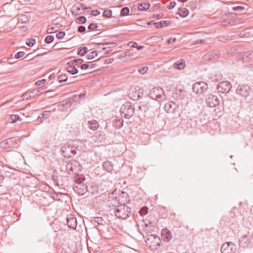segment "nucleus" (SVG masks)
<instances>
[{
    "mask_svg": "<svg viewBox=\"0 0 253 253\" xmlns=\"http://www.w3.org/2000/svg\"><path fill=\"white\" fill-rule=\"evenodd\" d=\"M117 189L112 192V211H113L115 216L120 219H126L131 215V208L126 205L129 200V195L125 192L118 191Z\"/></svg>",
    "mask_w": 253,
    "mask_h": 253,
    "instance_id": "obj_1",
    "label": "nucleus"
},
{
    "mask_svg": "<svg viewBox=\"0 0 253 253\" xmlns=\"http://www.w3.org/2000/svg\"><path fill=\"white\" fill-rule=\"evenodd\" d=\"M119 112L122 117L129 119L134 113L135 107L131 103L126 102L122 105Z\"/></svg>",
    "mask_w": 253,
    "mask_h": 253,
    "instance_id": "obj_2",
    "label": "nucleus"
},
{
    "mask_svg": "<svg viewBox=\"0 0 253 253\" xmlns=\"http://www.w3.org/2000/svg\"><path fill=\"white\" fill-rule=\"evenodd\" d=\"M157 104L155 101L145 100L140 102L138 109L143 113L147 111H153L156 108Z\"/></svg>",
    "mask_w": 253,
    "mask_h": 253,
    "instance_id": "obj_3",
    "label": "nucleus"
},
{
    "mask_svg": "<svg viewBox=\"0 0 253 253\" xmlns=\"http://www.w3.org/2000/svg\"><path fill=\"white\" fill-rule=\"evenodd\" d=\"M149 96L155 100H162L165 98L166 95L164 91L161 87H154L150 90Z\"/></svg>",
    "mask_w": 253,
    "mask_h": 253,
    "instance_id": "obj_4",
    "label": "nucleus"
},
{
    "mask_svg": "<svg viewBox=\"0 0 253 253\" xmlns=\"http://www.w3.org/2000/svg\"><path fill=\"white\" fill-rule=\"evenodd\" d=\"M77 147L75 146L66 144L61 147L62 155L65 158H71L76 154Z\"/></svg>",
    "mask_w": 253,
    "mask_h": 253,
    "instance_id": "obj_5",
    "label": "nucleus"
},
{
    "mask_svg": "<svg viewBox=\"0 0 253 253\" xmlns=\"http://www.w3.org/2000/svg\"><path fill=\"white\" fill-rule=\"evenodd\" d=\"M20 141L19 139L16 137H12L6 139L0 142V147L3 149H6L9 147H17Z\"/></svg>",
    "mask_w": 253,
    "mask_h": 253,
    "instance_id": "obj_6",
    "label": "nucleus"
},
{
    "mask_svg": "<svg viewBox=\"0 0 253 253\" xmlns=\"http://www.w3.org/2000/svg\"><path fill=\"white\" fill-rule=\"evenodd\" d=\"M92 187H88L85 184H79L78 185L73 186V189L79 195H83L88 192L92 195L96 194V191H92Z\"/></svg>",
    "mask_w": 253,
    "mask_h": 253,
    "instance_id": "obj_7",
    "label": "nucleus"
},
{
    "mask_svg": "<svg viewBox=\"0 0 253 253\" xmlns=\"http://www.w3.org/2000/svg\"><path fill=\"white\" fill-rule=\"evenodd\" d=\"M143 91V89L138 86L131 87L128 93V96L133 100H137L142 98Z\"/></svg>",
    "mask_w": 253,
    "mask_h": 253,
    "instance_id": "obj_8",
    "label": "nucleus"
},
{
    "mask_svg": "<svg viewBox=\"0 0 253 253\" xmlns=\"http://www.w3.org/2000/svg\"><path fill=\"white\" fill-rule=\"evenodd\" d=\"M161 239L155 235H151L147 239V244L149 246V248L153 250L158 249L160 246Z\"/></svg>",
    "mask_w": 253,
    "mask_h": 253,
    "instance_id": "obj_9",
    "label": "nucleus"
},
{
    "mask_svg": "<svg viewBox=\"0 0 253 253\" xmlns=\"http://www.w3.org/2000/svg\"><path fill=\"white\" fill-rule=\"evenodd\" d=\"M193 91L198 94H201L206 92L208 89V84L203 81L195 83L192 87Z\"/></svg>",
    "mask_w": 253,
    "mask_h": 253,
    "instance_id": "obj_10",
    "label": "nucleus"
},
{
    "mask_svg": "<svg viewBox=\"0 0 253 253\" xmlns=\"http://www.w3.org/2000/svg\"><path fill=\"white\" fill-rule=\"evenodd\" d=\"M240 246L243 248H249L253 247V238L252 235H244L239 240Z\"/></svg>",
    "mask_w": 253,
    "mask_h": 253,
    "instance_id": "obj_11",
    "label": "nucleus"
},
{
    "mask_svg": "<svg viewBox=\"0 0 253 253\" xmlns=\"http://www.w3.org/2000/svg\"><path fill=\"white\" fill-rule=\"evenodd\" d=\"M232 87L231 84L228 81L225 80L219 83L217 86L219 92L222 93H228Z\"/></svg>",
    "mask_w": 253,
    "mask_h": 253,
    "instance_id": "obj_12",
    "label": "nucleus"
},
{
    "mask_svg": "<svg viewBox=\"0 0 253 253\" xmlns=\"http://www.w3.org/2000/svg\"><path fill=\"white\" fill-rule=\"evenodd\" d=\"M236 251V246L232 242H225L221 247V253H235Z\"/></svg>",
    "mask_w": 253,
    "mask_h": 253,
    "instance_id": "obj_13",
    "label": "nucleus"
},
{
    "mask_svg": "<svg viewBox=\"0 0 253 253\" xmlns=\"http://www.w3.org/2000/svg\"><path fill=\"white\" fill-rule=\"evenodd\" d=\"M206 103L210 107H214L219 104V100L216 95L209 94L206 100Z\"/></svg>",
    "mask_w": 253,
    "mask_h": 253,
    "instance_id": "obj_14",
    "label": "nucleus"
},
{
    "mask_svg": "<svg viewBox=\"0 0 253 253\" xmlns=\"http://www.w3.org/2000/svg\"><path fill=\"white\" fill-rule=\"evenodd\" d=\"M250 87L246 84H240L238 86L237 93L242 96H248L250 94Z\"/></svg>",
    "mask_w": 253,
    "mask_h": 253,
    "instance_id": "obj_15",
    "label": "nucleus"
},
{
    "mask_svg": "<svg viewBox=\"0 0 253 253\" xmlns=\"http://www.w3.org/2000/svg\"><path fill=\"white\" fill-rule=\"evenodd\" d=\"M66 222L68 226L73 229H76L77 226V220L74 215L70 214L66 218Z\"/></svg>",
    "mask_w": 253,
    "mask_h": 253,
    "instance_id": "obj_16",
    "label": "nucleus"
},
{
    "mask_svg": "<svg viewBox=\"0 0 253 253\" xmlns=\"http://www.w3.org/2000/svg\"><path fill=\"white\" fill-rule=\"evenodd\" d=\"M178 108V105L173 101L168 102L165 104L164 109L168 113H173Z\"/></svg>",
    "mask_w": 253,
    "mask_h": 253,
    "instance_id": "obj_17",
    "label": "nucleus"
},
{
    "mask_svg": "<svg viewBox=\"0 0 253 253\" xmlns=\"http://www.w3.org/2000/svg\"><path fill=\"white\" fill-rule=\"evenodd\" d=\"M40 88H39L38 89H29L28 90L22 95L23 100H29L32 97L35 96L40 92Z\"/></svg>",
    "mask_w": 253,
    "mask_h": 253,
    "instance_id": "obj_18",
    "label": "nucleus"
},
{
    "mask_svg": "<svg viewBox=\"0 0 253 253\" xmlns=\"http://www.w3.org/2000/svg\"><path fill=\"white\" fill-rule=\"evenodd\" d=\"M161 237L164 241L169 242L172 239V234L170 231L167 228L163 229L161 231Z\"/></svg>",
    "mask_w": 253,
    "mask_h": 253,
    "instance_id": "obj_19",
    "label": "nucleus"
},
{
    "mask_svg": "<svg viewBox=\"0 0 253 253\" xmlns=\"http://www.w3.org/2000/svg\"><path fill=\"white\" fill-rule=\"evenodd\" d=\"M73 103L68 98L67 99L62 101L58 105L59 109L61 111H66L67 109L70 108Z\"/></svg>",
    "mask_w": 253,
    "mask_h": 253,
    "instance_id": "obj_20",
    "label": "nucleus"
},
{
    "mask_svg": "<svg viewBox=\"0 0 253 253\" xmlns=\"http://www.w3.org/2000/svg\"><path fill=\"white\" fill-rule=\"evenodd\" d=\"M83 6V4L81 3H77L75 4L72 9V13L75 15L84 14V12L82 10Z\"/></svg>",
    "mask_w": 253,
    "mask_h": 253,
    "instance_id": "obj_21",
    "label": "nucleus"
},
{
    "mask_svg": "<svg viewBox=\"0 0 253 253\" xmlns=\"http://www.w3.org/2000/svg\"><path fill=\"white\" fill-rule=\"evenodd\" d=\"M76 162H69L66 166V169L68 173L69 174H72L74 173H76L77 171V166L76 165Z\"/></svg>",
    "mask_w": 253,
    "mask_h": 253,
    "instance_id": "obj_22",
    "label": "nucleus"
},
{
    "mask_svg": "<svg viewBox=\"0 0 253 253\" xmlns=\"http://www.w3.org/2000/svg\"><path fill=\"white\" fill-rule=\"evenodd\" d=\"M72 61H70L68 63V66L66 68L67 71L71 75H75L78 73L77 67L75 66V63L71 64Z\"/></svg>",
    "mask_w": 253,
    "mask_h": 253,
    "instance_id": "obj_23",
    "label": "nucleus"
},
{
    "mask_svg": "<svg viewBox=\"0 0 253 253\" xmlns=\"http://www.w3.org/2000/svg\"><path fill=\"white\" fill-rule=\"evenodd\" d=\"M115 119L112 122L113 126L116 128H120L123 126L124 120L122 118L115 117Z\"/></svg>",
    "mask_w": 253,
    "mask_h": 253,
    "instance_id": "obj_24",
    "label": "nucleus"
},
{
    "mask_svg": "<svg viewBox=\"0 0 253 253\" xmlns=\"http://www.w3.org/2000/svg\"><path fill=\"white\" fill-rule=\"evenodd\" d=\"M104 218L101 217H94L93 218V219L92 220V221H94L95 223H97L98 225H103L105 223H107V224H109V222H110V220H107V221L105 219H106V217L105 216H104Z\"/></svg>",
    "mask_w": 253,
    "mask_h": 253,
    "instance_id": "obj_25",
    "label": "nucleus"
},
{
    "mask_svg": "<svg viewBox=\"0 0 253 253\" xmlns=\"http://www.w3.org/2000/svg\"><path fill=\"white\" fill-rule=\"evenodd\" d=\"M130 51L127 50L125 52H120L117 55V57L122 61H125L128 59L130 55Z\"/></svg>",
    "mask_w": 253,
    "mask_h": 253,
    "instance_id": "obj_26",
    "label": "nucleus"
},
{
    "mask_svg": "<svg viewBox=\"0 0 253 253\" xmlns=\"http://www.w3.org/2000/svg\"><path fill=\"white\" fill-rule=\"evenodd\" d=\"M63 178H64L66 180H68V178L66 177H63L62 176H58L56 174H54L52 176L53 180L54 182H56L58 186H59V185L64 186V184L62 181Z\"/></svg>",
    "mask_w": 253,
    "mask_h": 253,
    "instance_id": "obj_27",
    "label": "nucleus"
},
{
    "mask_svg": "<svg viewBox=\"0 0 253 253\" xmlns=\"http://www.w3.org/2000/svg\"><path fill=\"white\" fill-rule=\"evenodd\" d=\"M175 69L181 70L183 69L185 67V60L181 59L178 60L177 62L175 63L173 65Z\"/></svg>",
    "mask_w": 253,
    "mask_h": 253,
    "instance_id": "obj_28",
    "label": "nucleus"
},
{
    "mask_svg": "<svg viewBox=\"0 0 253 253\" xmlns=\"http://www.w3.org/2000/svg\"><path fill=\"white\" fill-rule=\"evenodd\" d=\"M170 22L168 21H161L154 23V26L157 28H162L168 26Z\"/></svg>",
    "mask_w": 253,
    "mask_h": 253,
    "instance_id": "obj_29",
    "label": "nucleus"
},
{
    "mask_svg": "<svg viewBox=\"0 0 253 253\" xmlns=\"http://www.w3.org/2000/svg\"><path fill=\"white\" fill-rule=\"evenodd\" d=\"M88 124L89 128L93 130H96L99 126L98 123L95 120L88 122Z\"/></svg>",
    "mask_w": 253,
    "mask_h": 253,
    "instance_id": "obj_30",
    "label": "nucleus"
},
{
    "mask_svg": "<svg viewBox=\"0 0 253 253\" xmlns=\"http://www.w3.org/2000/svg\"><path fill=\"white\" fill-rule=\"evenodd\" d=\"M18 23H27L28 20V17L25 14H20L18 16Z\"/></svg>",
    "mask_w": 253,
    "mask_h": 253,
    "instance_id": "obj_31",
    "label": "nucleus"
},
{
    "mask_svg": "<svg viewBox=\"0 0 253 253\" xmlns=\"http://www.w3.org/2000/svg\"><path fill=\"white\" fill-rule=\"evenodd\" d=\"M188 10L185 8H180L178 10L179 15L182 17H185L188 15Z\"/></svg>",
    "mask_w": 253,
    "mask_h": 253,
    "instance_id": "obj_32",
    "label": "nucleus"
},
{
    "mask_svg": "<svg viewBox=\"0 0 253 253\" xmlns=\"http://www.w3.org/2000/svg\"><path fill=\"white\" fill-rule=\"evenodd\" d=\"M116 37L115 36H112V54H115L116 52V51H113V49L112 48L116 47L117 45H119V46L118 47V48H121L123 46L122 45H120V42H113L114 40L113 39V38H115Z\"/></svg>",
    "mask_w": 253,
    "mask_h": 253,
    "instance_id": "obj_33",
    "label": "nucleus"
},
{
    "mask_svg": "<svg viewBox=\"0 0 253 253\" xmlns=\"http://www.w3.org/2000/svg\"><path fill=\"white\" fill-rule=\"evenodd\" d=\"M92 138H93V140L95 141L101 142L103 140H104V135H103L102 134H98V135H94L92 136Z\"/></svg>",
    "mask_w": 253,
    "mask_h": 253,
    "instance_id": "obj_34",
    "label": "nucleus"
},
{
    "mask_svg": "<svg viewBox=\"0 0 253 253\" xmlns=\"http://www.w3.org/2000/svg\"><path fill=\"white\" fill-rule=\"evenodd\" d=\"M150 6L148 3H143L138 5V8L141 11L146 10L149 8Z\"/></svg>",
    "mask_w": 253,
    "mask_h": 253,
    "instance_id": "obj_35",
    "label": "nucleus"
},
{
    "mask_svg": "<svg viewBox=\"0 0 253 253\" xmlns=\"http://www.w3.org/2000/svg\"><path fill=\"white\" fill-rule=\"evenodd\" d=\"M103 167L104 169L109 172H111V162L107 161L103 163Z\"/></svg>",
    "mask_w": 253,
    "mask_h": 253,
    "instance_id": "obj_36",
    "label": "nucleus"
},
{
    "mask_svg": "<svg viewBox=\"0 0 253 253\" xmlns=\"http://www.w3.org/2000/svg\"><path fill=\"white\" fill-rule=\"evenodd\" d=\"M47 80H38L37 82L35 83V84L37 86H39L41 85H42L41 88H42L43 89V87L46 88L45 85L48 84V82H46Z\"/></svg>",
    "mask_w": 253,
    "mask_h": 253,
    "instance_id": "obj_37",
    "label": "nucleus"
},
{
    "mask_svg": "<svg viewBox=\"0 0 253 253\" xmlns=\"http://www.w3.org/2000/svg\"><path fill=\"white\" fill-rule=\"evenodd\" d=\"M87 52V48L85 46L80 47L78 49V54L84 56Z\"/></svg>",
    "mask_w": 253,
    "mask_h": 253,
    "instance_id": "obj_38",
    "label": "nucleus"
},
{
    "mask_svg": "<svg viewBox=\"0 0 253 253\" xmlns=\"http://www.w3.org/2000/svg\"><path fill=\"white\" fill-rule=\"evenodd\" d=\"M129 11H130V10H129V9L128 7H125L122 8V9L120 11L121 16H125L128 15H129Z\"/></svg>",
    "mask_w": 253,
    "mask_h": 253,
    "instance_id": "obj_39",
    "label": "nucleus"
},
{
    "mask_svg": "<svg viewBox=\"0 0 253 253\" xmlns=\"http://www.w3.org/2000/svg\"><path fill=\"white\" fill-rule=\"evenodd\" d=\"M243 57L244 58L246 57L251 60H253V50L245 52L243 53Z\"/></svg>",
    "mask_w": 253,
    "mask_h": 253,
    "instance_id": "obj_40",
    "label": "nucleus"
},
{
    "mask_svg": "<svg viewBox=\"0 0 253 253\" xmlns=\"http://www.w3.org/2000/svg\"><path fill=\"white\" fill-rule=\"evenodd\" d=\"M71 102L73 103H78L81 100V97L79 96L78 94H75L73 95L72 97L69 98Z\"/></svg>",
    "mask_w": 253,
    "mask_h": 253,
    "instance_id": "obj_41",
    "label": "nucleus"
},
{
    "mask_svg": "<svg viewBox=\"0 0 253 253\" xmlns=\"http://www.w3.org/2000/svg\"><path fill=\"white\" fill-rule=\"evenodd\" d=\"M84 179L81 177H76L74 178V182L75 183L73 186L78 185L79 184H83Z\"/></svg>",
    "mask_w": 253,
    "mask_h": 253,
    "instance_id": "obj_42",
    "label": "nucleus"
},
{
    "mask_svg": "<svg viewBox=\"0 0 253 253\" xmlns=\"http://www.w3.org/2000/svg\"><path fill=\"white\" fill-rule=\"evenodd\" d=\"M148 208L146 206H143L139 210V213L141 216H144L148 213Z\"/></svg>",
    "mask_w": 253,
    "mask_h": 253,
    "instance_id": "obj_43",
    "label": "nucleus"
},
{
    "mask_svg": "<svg viewBox=\"0 0 253 253\" xmlns=\"http://www.w3.org/2000/svg\"><path fill=\"white\" fill-rule=\"evenodd\" d=\"M10 119L11 123H15L17 121L21 120L19 116L18 115H11L10 116Z\"/></svg>",
    "mask_w": 253,
    "mask_h": 253,
    "instance_id": "obj_44",
    "label": "nucleus"
},
{
    "mask_svg": "<svg viewBox=\"0 0 253 253\" xmlns=\"http://www.w3.org/2000/svg\"><path fill=\"white\" fill-rule=\"evenodd\" d=\"M86 22V19L85 17L84 16H79L76 20L77 23L84 24Z\"/></svg>",
    "mask_w": 253,
    "mask_h": 253,
    "instance_id": "obj_45",
    "label": "nucleus"
},
{
    "mask_svg": "<svg viewBox=\"0 0 253 253\" xmlns=\"http://www.w3.org/2000/svg\"><path fill=\"white\" fill-rule=\"evenodd\" d=\"M44 109L48 111L50 114L51 112L55 111L56 108L54 106V105H52L45 107V108H44Z\"/></svg>",
    "mask_w": 253,
    "mask_h": 253,
    "instance_id": "obj_46",
    "label": "nucleus"
},
{
    "mask_svg": "<svg viewBox=\"0 0 253 253\" xmlns=\"http://www.w3.org/2000/svg\"><path fill=\"white\" fill-rule=\"evenodd\" d=\"M97 55V53L96 51H93L91 52H90L87 55V59H92L95 57H96Z\"/></svg>",
    "mask_w": 253,
    "mask_h": 253,
    "instance_id": "obj_47",
    "label": "nucleus"
},
{
    "mask_svg": "<svg viewBox=\"0 0 253 253\" xmlns=\"http://www.w3.org/2000/svg\"><path fill=\"white\" fill-rule=\"evenodd\" d=\"M54 39V38L53 36H48L45 38L44 41L47 43H50L53 41Z\"/></svg>",
    "mask_w": 253,
    "mask_h": 253,
    "instance_id": "obj_48",
    "label": "nucleus"
},
{
    "mask_svg": "<svg viewBox=\"0 0 253 253\" xmlns=\"http://www.w3.org/2000/svg\"><path fill=\"white\" fill-rule=\"evenodd\" d=\"M50 114L45 110L43 111V112L41 114V117L42 118H44V120L49 118L50 117Z\"/></svg>",
    "mask_w": 253,
    "mask_h": 253,
    "instance_id": "obj_49",
    "label": "nucleus"
},
{
    "mask_svg": "<svg viewBox=\"0 0 253 253\" xmlns=\"http://www.w3.org/2000/svg\"><path fill=\"white\" fill-rule=\"evenodd\" d=\"M35 43L36 40L33 39H28L26 42V44L30 47L33 46Z\"/></svg>",
    "mask_w": 253,
    "mask_h": 253,
    "instance_id": "obj_50",
    "label": "nucleus"
},
{
    "mask_svg": "<svg viewBox=\"0 0 253 253\" xmlns=\"http://www.w3.org/2000/svg\"><path fill=\"white\" fill-rule=\"evenodd\" d=\"M72 62H71V64L75 63L76 65V64H79L80 65H81L82 64H83L82 63L84 62V59L82 58H79V59H75L72 60Z\"/></svg>",
    "mask_w": 253,
    "mask_h": 253,
    "instance_id": "obj_51",
    "label": "nucleus"
},
{
    "mask_svg": "<svg viewBox=\"0 0 253 253\" xmlns=\"http://www.w3.org/2000/svg\"><path fill=\"white\" fill-rule=\"evenodd\" d=\"M148 70V68L147 67H140L138 70V72L141 74H144L147 72Z\"/></svg>",
    "mask_w": 253,
    "mask_h": 253,
    "instance_id": "obj_52",
    "label": "nucleus"
},
{
    "mask_svg": "<svg viewBox=\"0 0 253 253\" xmlns=\"http://www.w3.org/2000/svg\"><path fill=\"white\" fill-rule=\"evenodd\" d=\"M103 16L106 18L111 17V10L107 9L104 11Z\"/></svg>",
    "mask_w": 253,
    "mask_h": 253,
    "instance_id": "obj_53",
    "label": "nucleus"
},
{
    "mask_svg": "<svg viewBox=\"0 0 253 253\" xmlns=\"http://www.w3.org/2000/svg\"><path fill=\"white\" fill-rule=\"evenodd\" d=\"M109 195H110V192L108 191H107L106 192L103 193L101 195V197H102V198L106 199V200H108V201L109 202V201H110V199H109L110 198L109 197Z\"/></svg>",
    "mask_w": 253,
    "mask_h": 253,
    "instance_id": "obj_54",
    "label": "nucleus"
},
{
    "mask_svg": "<svg viewBox=\"0 0 253 253\" xmlns=\"http://www.w3.org/2000/svg\"><path fill=\"white\" fill-rule=\"evenodd\" d=\"M25 53L24 51H19L15 54L14 57L16 59H19L23 57L25 55Z\"/></svg>",
    "mask_w": 253,
    "mask_h": 253,
    "instance_id": "obj_55",
    "label": "nucleus"
},
{
    "mask_svg": "<svg viewBox=\"0 0 253 253\" xmlns=\"http://www.w3.org/2000/svg\"><path fill=\"white\" fill-rule=\"evenodd\" d=\"M62 195H63L62 193H56L54 192L53 195V198L56 200H60V196Z\"/></svg>",
    "mask_w": 253,
    "mask_h": 253,
    "instance_id": "obj_56",
    "label": "nucleus"
},
{
    "mask_svg": "<svg viewBox=\"0 0 253 253\" xmlns=\"http://www.w3.org/2000/svg\"><path fill=\"white\" fill-rule=\"evenodd\" d=\"M65 35V33L64 32L61 31L56 34V38L58 39H62L64 38Z\"/></svg>",
    "mask_w": 253,
    "mask_h": 253,
    "instance_id": "obj_57",
    "label": "nucleus"
},
{
    "mask_svg": "<svg viewBox=\"0 0 253 253\" xmlns=\"http://www.w3.org/2000/svg\"><path fill=\"white\" fill-rule=\"evenodd\" d=\"M97 27V25H96V24L94 23H91L88 26V29L90 30H93L96 29Z\"/></svg>",
    "mask_w": 253,
    "mask_h": 253,
    "instance_id": "obj_58",
    "label": "nucleus"
},
{
    "mask_svg": "<svg viewBox=\"0 0 253 253\" xmlns=\"http://www.w3.org/2000/svg\"><path fill=\"white\" fill-rule=\"evenodd\" d=\"M55 29H56L55 27H51L48 28L47 29V33L48 34H50V33L56 32L57 31V30H55Z\"/></svg>",
    "mask_w": 253,
    "mask_h": 253,
    "instance_id": "obj_59",
    "label": "nucleus"
},
{
    "mask_svg": "<svg viewBox=\"0 0 253 253\" xmlns=\"http://www.w3.org/2000/svg\"><path fill=\"white\" fill-rule=\"evenodd\" d=\"M121 99H120L119 100H118V101L114 100L113 101V105L115 108H117L119 107V106L121 105Z\"/></svg>",
    "mask_w": 253,
    "mask_h": 253,
    "instance_id": "obj_60",
    "label": "nucleus"
},
{
    "mask_svg": "<svg viewBox=\"0 0 253 253\" xmlns=\"http://www.w3.org/2000/svg\"><path fill=\"white\" fill-rule=\"evenodd\" d=\"M232 9L234 11H242L245 9V7L242 6H237L233 7Z\"/></svg>",
    "mask_w": 253,
    "mask_h": 253,
    "instance_id": "obj_61",
    "label": "nucleus"
},
{
    "mask_svg": "<svg viewBox=\"0 0 253 253\" xmlns=\"http://www.w3.org/2000/svg\"><path fill=\"white\" fill-rule=\"evenodd\" d=\"M86 30V28L84 26H80L78 27V31L79 32V33H84Z\"/></svg>",
    "mask_w": 253,
    "mask_h": 253,
    "instance_id": "obj_62",
    "label": "nucleus"
},
{
    "mask_svg": "<svg viewBox=\"0 0 253 253\" xmlns=\"http://www.w3.org/2000/svg\"><path fill=\"white\" fill-rule=\"evenodd\" d=\"M175 5H176V2L175 1H171L168 5V8L169 9H173L175 7Z\"/></svg>",
    "mask_w": 253,
    "mask_h": 253,
    "instance_id": "obj_63",
    "label": "nucleus"
},
{
    "mask_svg": "<svg viewBox=\"0 0 253 253\" xmlns=\"http://www.w3.org/2000/svg\"><path fill=\"white\" fill-rule=\"evenodd\" d=\"M82 70H87L89 69L88 63L83 64L80 66Z\"/></svg>",
    "mask_w": 253,
    "mask_h": 253,
    "instance_id": "obj_64",
    "label": "nucleus"
}]
</instances>
